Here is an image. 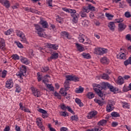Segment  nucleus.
I'll use <instances>...</instances> for the list:
<instances>
[{
  "label": "nucleus",
  "instance_id": "473e14b6",
  "mask_svg": "<svg viewBox=\"0 0 131 131\" xmlns=\"http://www.w3.org/2000/svg\"><path fill=\"white\" fill-rule=\"evenodd\" d=\"M108 89H110V91H111V92H113L114 94L116 93V91L117 92L118 91V89L114 88L112 85H110Z\"/></svg>",
  "mask_w": 131,
  "mask_h": 131
},
{
  "label": "nucleus",
  "instance_id": "f257e3e1",
  "mask_svg": "<svg viewBox=\"0 0 131 131\" xmlns=\"http://www.w3.org/2000/svg\"><path fill=\"white\" fill-rule=\"evenodd\" d=\"M111 85V84H110L108 82H103L101 83V85L96 83L93 84V86L94 88V90L95 91V93L97 94L99 97L102 98V100L104 101L105 100V99L103 98V97L104 96V93H103L102 90H103V89H106V88H109Z\"/></svg>",
  "mask_w": 131,
  "mask_h": 131
},
{
  "label": "nucleus",
  "instance_id": "09e8293b",
  "mask_svg": "<svg viewBox=\"0 0 131 131\" xmlns=\"http://www.w3.org/2000/svg\"><path fill=\"white\" fill-rule=\"evenodd\" d=\"M88 97L89 99H93V98L95 97V94H94V93L92 92H89L88 94Z\"/></svg>",
  "mask_w": 131,
  "mask_h": 131
},
{
  "label": "nucleus",
  "instance_id": "680f3d73",
  "mask_svg": "<svg viewBox=\"0 0 131 131\" xmlns=\"http://www.w3.org/2000/svg\"><path fill=\"white\" fill-rule=\"evenodd\" d=\"M60 94L62 95V96H66V95H67V93L66 92V91H63V89H61Z\"/></svg>",
  "mask_w": 131,
  "mask_h": 131
},
{
  "label": "nucleus",
  "instance_id": "5fc2aeb1",
  "mask_svg": "<svg viewBox=\"0 0 131 131\" xmlns=\"http://www.w3.org/2000/svg\"><path fill=\"white\" fill-rule=\"evenodd\" d=\"M7 72L6 70H4L2 72V76L1 77H2V78H6V77L7 76Z\"/></svg>",
  "mask_w": 131,
  "mask_h": 131
},
{
  "label": "nucleus",
  "instance_id": "f8f14e48",
  "mask_svg": "<svg viewBox=\"0 0 131 131\" xmlns=\"http://www.w3.org/2000/svg\"><path fill=\"white\" fill-rule=\"evenodd\" d=\"M14 86V82H13V79H9L6 82V88L7 89H12Z\"/></svg>",
  "mask_w": 131,
  "mask_h": 131
},
{
  "label": "nucleus",
  "instance_id": "6e6552de",
  "mask_svg": "<svg viewBox=\"0 0 131 131\" xmlns=\"http://www.w3.org/2000/svg\"><path fill=\"white\" fill-rule=\"evenodd\" d=\"M115 104V103L114 102V101L112 100H110L106 105V112L109 113V112H111V111H113V110H114Z\"/></svg>",
  "mask_w": 131,
  "mask_h": 131
},
{
  "label": "nucleus",
  "instance_id": "37998d69",
  "mask_svg": "<svg viewBox=\"0 0 131 131\" xmlns=\"http://www.w3.org/2000/svg\"><path fill=\"white\" fill-rule=\"evenodd\" d=\"M85 39L86 40V42H84V45H88V43H89V45H92V40H91V39L87 36L85 37Z\"/></svg>",
  "mask_w": 131,
  "mask_h": 131
},
{
  "label": "nucleus",
  "instance_id": "393cba45",
  "mask_svg": "<svg viewBox=\"0 0 131 131\" xmlns=\"http://www.w3.org/2000/svg\"><path fill=\"white\" fill-rule=\"evenodd\" d=\"M39 24L42 25L43 28H48V26H49L48 24V22L41 19L40 21H39Z\"/></svg>",
  "mask_w": 131,
  "mask_h": 131
},
{
  "label": "nucleus",
  "instance_id": "338daca9",
  "mask_svg": "<svg viewBox=\"0 0 131 131\" xmlns=\"http://www.w3.org/2000/svg\"><path fill=\"white\" fill-rule=\"evenodd\" d=\"M10 126H6L5 128L4 129L3 131H10Z\"/></svg>",
  "mask_w": 131,
  "mask_h": 131
},
{
  "label": "nucleus",
  "instance_id": "8fccbe9b",
  "mask_svg": "<svg viewBox=\"0 0 131 131\" xmlns=\"http://www.w3.org/2000/svg\"><path fill=\"white\" fill-rule=\"evenodd\" d=\"M15 43H16V46H17L18 48H19V49H23V48H24L22 43L20 42L15 41Z\"/></svg>",
  "mask_w": 131,
  "mask_h": 131
},
{
  "label": "nucleus",
  "instance_id": "bf43d9fd",
  "mask_svg": "<svg viewBox=\"0 0 131 131\" xmlns=\"http://www.w3.org/2000/svg\"><path fill=\"white\" fill-rule=\"evenodd\" d=\"M47 4L49 7H53V0H47Z\"/></svg>",
  "mask_w": 131,
  "mask_h": 131
},
{
  "label": "nucleus",
  "instance_id": "4d7b16f0",
  "mask_svg": "<svg viewBox=\"0 0 131 131\" xmlns=\"http://www.w3.org/2000/svg\"><path fill=\"white\" fill-rule=\"evenodd\" d=\"M93 129L94 130V131H103V129L98 126H95L94 128H93Z\"/></svg>",
  "mask_w": 131,
  "mask_h": 131
},
{
  "label": "nucleus",
  "instance_id": "774afa93",
  "mask_svg": "<svg viewBox=\"0 0 131 131\" xmlns=\"http://www.w3.org/2000/svg\"><path fill=\"white\" fill-rule=\"evenodd\" d=\"M60 131H68V128L66 127H62L60 128Z\"/></svg>",
  "mask_w": 131,
  "mask_h": 131
},
{
  "label": "nucleus",
  "instance_id": "864d4df0",
  "mask_svg": "<svg viewBox=\"0 0 131 131\" xmlns=\"http://www.w3.org/2000/svg\"><path fill=\"white\" fill-rule=\"evenodd\" d=\"M115 23H121V22H123V21H124V19H123V18H117V19H115Z\"/></svg>",
  "mask_w": 131,
  "mask_h": 131
},
{
  "label": "nucleus",
  "instance_id": "aec40b11",
  "mask_svg": "<svg viewBox=\"0 0 131 131\" xmlns=\"http://www.w3.org/2000/svg\"><path fill=\"white\" fill-rule=\"evenodd\" d=\"M117 83L119 85L123 84V83H124V78H123V77H122V76H119L117 81Z\"/></svg>",
  "mask_w": 131,
  "mask_h": 131
},
{
  "label": "nucleus",
  "instance_id": "72a5a7b5",
  "mask_svg": "<svg viewBox=\"0 0 131 131\" xmlns=\"http://www.w3.org/2000/svg\"><path fill=\"white\" fill-rule=\"evenodd\" d=\"M75 101L76 103L78 104V105H79L80 107H82L83 106V103L81 102V100L79 98H76L75 99Z\"/></svg>",
  "mask_w": 131,
  "mask_h": 131
},
{
  "label": "nucleus",
  "instance_id": "423d86ee",
  "mask_svg": "<svg viewBox=\"0 0 131 131\" xmlns=\"http://www.w3.org/2000/svg\"><path fill=\"white\" fill-rule=\"evenodd\" d=\"M31 90L32 91V94L35 97V98H39V97L41 96L40 91L37 89V88L34 86H32L31 87Z\"/></svg>",
  "mask_w": 131,
  "mask_h": 131
},
{
  "label": "nucleus",
  "instance_id": "052dcab7",
  "mask_svg": "<svg viewBox=\"0 0 131 131\" xmlns=\"http://www.w3.org/2000/svg\"><path fill=\"white\" fill-rule=\"evenodd\" d=\"M56 21L58 22V23H62V18L60 17L59 16H57Z\"/></svg>",
  "mask_w": 131,
  "mask_h": 131
},
{
  "label": "nucleus",
  "instance_id": "6ab92c4d",
  "mask_svg": "<svg viewBox=\"0 0 131 131\" xmlns=\"http://www.w3.org/2000/svg\"><path fill=\"white\" fill-rule=\"evenodd\" d=\"M97 113L98 112H97V111L90 112L88 115V118H89V119H91L93 117H95V116L97 115Z\"/></svg>",
  "mask_w": 131,
  "mask_h": 131
},
{
  "label": "nucleus",
  "instance_id": "bb28decb",
  "mask_svg": "<svg viewBox=\"0 0 131 131\" xmlns=\"http://www.w3.org/2000/svg\"><path fill=\"white\" fill-rule=\"evenodd\" d=\"M105 15V17L107 18V20H111L114 18V15L111 14L110 13L106 12Z\"/></svg>",
  "mask_w": 131,
  "mask_h": 131
},
{
  "label": "nucleus",
  "instance_id": "f3484780",
  "mask_svg": "<svg viewBox=\"0 0 131 131\" xmlns=\"http://www.w3.org/2000/svg\"><path fill=\"white\" fill-rule=\"evenodd\" d=\"M59 57V54L57 52H53L51 57L48 58V61H52V60H56L58 59Z\"/></svg>",
  "mask_w": 131,
  "mask_h": 131
},
{
  "label": "nucleus",
  "instance_id": "f704fd0d",
  "mask_svg": "<svg viewBox=\"0 0 131 131\" xmlns=\"http://www.w3.org/2000/svg\"><path fill=\"white\" fill-rule=\"evenodd\" d=\"M124 64L125 66H127L128 65H131V55L130 57L124 62Z\"/></svg>",
  "mask_w": 131,
  "mask_h": 131
},
{
  "label": "nucleus",
  "instance_id": "c756f323",
  "mask_svg": "<svg viewBox=\"0 0 131 131\" xmlns=\"http://www.w3.org/2000/svg\"><path fill=\"white\" fill-rule=\"evenodd\" d=\"M13 32H14V30H13V29H9L7 31H4V33L5 35H11Z\"/></svg>",
  "mask_w": 131,
  "mask_h": 131
},
{
  "label": "nucleus",
  "instance_id": "dca6fc26",
  "mask_svg": "<svg viewBox=\"0 0 131 131\" xmlns=\"http://www.w3.org/2000/svg\"><path fill=\"white\" fill-rule=\"evenodd\" d=\"M107 26L110 30L112 31H114L115 30V27L116 26H115V23L113 21H110L108 23Z\"/></svg>",
  "mask_w": 131,
  "mask_h": 131
},
{
  "label": "nucleus",
  "instance_id": "4be33fe9",
  "mask_svg": "<svg viewBox=\"0 0 131 131\" xmlns=\"http://www.w3.org/2000/svg\"><path fill=\"white\" fill-rule=\"evenodd\" d=\"M75 45L77 49L79 52H83V51H84V47H83L82 45L79 44L78 43H76Z\"/></svg>",
  "mask_w": 131,
  "mask_h": 131
},
{
  "label": "nucleus",
  "instance_id": "e2e57ef3",
  "mask_svg": "<svg viewBox=\"0 0 131 131\" xmlns=\"http://www.w3.org/2000/svg\"><path fill=\"white\" fill-rule=\"evenodd\" d=\"M125 16L126 18H130V17H131L130 13H129V12H125Z\"/></svg>",
  "mask_w": 131,
  "mask_h": 131
},
{
  "label": "nucleus",
  "instance_id": "e433bc0d",
  "mask_svg": "<svg viewBox=\"0 0 131 131\" xmlns=\"http://www.w3.org/2000/svg\"><path fill=\"white\" fill-rule=\"evenodd\" d=\"M106 123H107V121H106V120L103 119V120H101L99 122H98V125L103 126V125H105Z\"/></svg>",
  "mask_w": 131,
  "mask_h": 131
},
{
  "label": "nucleus",
  "instance_id": "5701e85b",
  "mask_svg": "<svg viewBox=\"0 0 131 131\" xmlns=\"http://www.w3.org/2000/svg\"><path fill=\"white\" fill-rule=\"evenodd\" d=\"M118 27H119V30L120 31H122L123 30H124L125 28H126V25H125L124 23H121L119 24Z\"/></svg>",
  "mask_w": 131,
  "mask_h": 131
},
{
  "label": "nucleus",
  "instance_id": "3c124183",
  "mask_svg": "<svg viewBox=\"0 0 131 131\" xmlns=\"http://www.w3.org/2000/svg\"><path fill=\"white\" fill-rule=\"evenodd\" d=\"M49 69L48 67H42L41 68V72H47V71H48Z\"/></svg>",
  "mask_w": 131,
  "mask_h": 131
},
{
  "label": "nucleus",
  "instance_id": "69168bd1",
  "mask_svg": "<svg viewBox=\"0 0 131 131\" xmlns=\"http://www.w3.org/2000/svg\"><path fill=\"white\" fill-rule=\"evenodd\" d=\"M82 25L84 26H88L89 25V20H85L83 21Z\"/></svg>",
  "mask_w": 131,
  "mask_h": 131
},
{
  "label": "nucleus",
  "instance_id": "a19ab883",
  "mask_svg": "<svg viewBox=\"0 0 131 131\" xmlns=\"http://www.w3.org/2000/svg\"><path fill=\"white\" fill-rule=\"evenodd\" d=\"M101 78L102 79H105V80H108L110 78V77L108 75L106 74H103L101 75Z\"/></svg>",
  "mask_w": 131,
  "mask_h": 131
},
{
  "label": "nucleus",
  "instance_id": "4468645a",
  "mask_svg": "<svg viewBox=\"0 0 131 131\" xmlns=\"http://www.w3.org/2000/svg\"><path fill=\"white\" fill-rule=\"evenodd\" d=\"M0 3L5 7V8H7V9H9V8L10 7V2L8 0H0Z\"/></svg>",
  "mask_w": 131,
  "mask_h": 131
},
{
  "label": "nucleus",
  "instance_id": "79ce46f5",
  "mask_svg": "<svg viewBox=\"0 0 131 131\" xmlns=\"http://www.w3.org/2000/svg\"><path fill=\"white\" fill-rule=\"evenodd\" d=\"M111 116L112 117H119L120 116V115H119V113L116 112H113L111 113Z\"/></svg>",
  "mask_w": 131,
  "mask_h": 131
},
{
  "label": "nucleus",
  "instance_id": "c9c22d12",
  "mask_svg": "<svg viewBox=\"0 0 131 131\" xmlns=\"http://www.w3.org/2000/svg\"><path fill=\"white\" fill-rule=\"evenodd\" d=\"M11 58L12 60H14V61H17V60H20V56L18 55V54H13L11 56Z\"/></svg>",
  "mask_w": 131,
  "mask_h": 131
},
{
  "label": "nucleus",
  "instance_id": "c03bdc74",
  "mask_svg": "<svg viewBox=\"0 0 131 131\" xmlns=\"http://www.w3.org/2000/svg\"><path fill=\"white\" fill-rule=\"evenodd\" d=\"M94 102H95V103H97V104H98V105H99V106H102L103 103H104L103 101H102L99 99H95Z\"/></svg>",
  "mask_w": 131,
  "mask_h": 131
},
{
  "label": "nucleus",
  "instance_id": "0eeeda50",
  "mask_svg": "<svg viewBox=\"0 0 131 131\" xmlns=\"http://www.w3.org/2000/svg\"><path fill=\"white\" fill-rule=\"evenodd\" d=\"M94 53V54H96V55H103V54H106V53H107V49L105 48L97 47L95 48Z\"/></svg>",
  "mask_w": 131,
  "mask_h": 131
},
{
  "label": "nucleus",
  "instance_id": "a211bd4d",
  "mask_svg": "<svg viewBox=\"0 0 131 131\" xmlns=\"http://www.w3.org/2000/svg\"><path fill=\"white\" fill-rule=\"evenodd\" d=\"M85 37H86V36L80 33L78 35V40L79 41V42H82L83 43V42H84V39H85Z\"/></svg>",
  "mask_w": 131,
  "mask_h": 131
},
{
  "label": "nucleus",
  "instance_id": "6e6d98bb",
  "mask_svg": "<svg viewBox=\"0 0 131 131\" xmlns=\"http://www.w3.org/2000/svg\"><path fill=\"white\" fill-rule=\"evenodd\" d=\"M61 35L62 36H64L65 37H67V38H69V34L67 32H62Z\"/></svg>",
  "mask_w": 131,
  "mask_h": 131
},
{
  "label": "nucleus",
  "instance_id": "2eb2a0df",
  "mask_svg": "<svg viewBox=\"0 0 131 131\" xmlns=\"http://www.w3.org/2000/svg\"><path fill=\"white\" fill-rule=\"evenodd\" d=\"M37 111H38V112H40V113H42V118H47L48 117V112H47V111L43 109L39 108L38 109Z\"/></svg>",
  "mask_w": 131,
  "mask_h": 131
},
{
  "label": "nucleus",
  "instance_id": "39448f33",
  "mask_svg": "<svg viewBox=\"0 0 131 131\" xmlns=\"http://www.w3.org/2000/svg\"><path fill=\"white\" fill-rule=\"evenodd\" d=\"M26 73V67L25 66H23L20 68V71L16 73V75L18 78L20 79H23V76H24V74Z\"/></svg>",
  "mask_w": 131,
  "mask_h": 131
},
{
  "label": "nucleus",
  "instance_id": "a18cd8bd",
  "mask_svg": "<svg viewBox=\"0 0 131 131\" xmlns=\"http://www.w3.org/2000/svg\"><path fill=\"white\" fill-rule=\"evenodd\" d=\"M16 93H20L21 92V88L18 84H15Z\"/></svg>",
  "mask_w": 131,
  "mask_h": 131
},
{
  "label": "nucleus",
  "instance_id": "7ed1b4c3",
  "mask_svg": "<svg viewBox=\"0 0 131 131\" xmlns=\"http://www.w3.org/2000/svg\"><path fill=\"white\" fill-rule=\"evenodd\" d=\"M126 50L124 48H121L120 52L117 55V59H120V60H125L126 59Z\"/></svg>",
  "mask_w": 131,
  "mask_h": 131
},
{
  "label": "nucleus",
  "instance_id": "412c9836",
  "mask_svg": "<svg viewBox=\"0 0 131 131\" xmlns=\"http://www.w3.org/2000/svg\"><path fill=\"white\" fill-rule=\"evenodd\" d=\"M25 10L27 12H31V13H35V14H39L38 13V11L34 9H32L31 8L26 7L25 8Z\"/></svg>",
  "mask_w": 131,
  "mask_h": 131
},
{
  "label": "nucleus",
  "instance_id": "9d476101",
  "mask_svg": "<svg viewBox=\"0 0 131 131\" xmlns=\"http://www.w3.org/2000/svg\"><path fill=\"white\" fill-rule=\"evenodd\" d=\"M66 77L67 78L66 80H68V81H69V80L70 81H79V78L75 75H67Z\"/></svg>",
  "mask_w": 131,
  "mask_h": 131
},
{
  "label": "nucleus",
  "instance_id": "7c9ffc66",
  "mask_svg": "<svg viewBox=\"0 0 131 131\" xmlns=\"http://www.w3.org/2000/svg\"><path fill=\"white\" fill-rule=\"evenodd\" d=\"M81 56H82L83 58H84V59H91V58H92L91 55L88 53H83L81 54Z\"/></svg>",
  "mask_w": 131,
  "mask_h": 131
},
{
  "label": "nucleus",
  "instance_id": "9b49d317",
  "mask_svg": "<svg viewBox=\"0 0 131 131\" xmlns=\"http://www.w3.org/2000/svg\"><path fill=\"white\" fill-rule=\"evenodd\" d=\"M45 47L44 48L40 47L38 50L42 52V53H45L46 52V47L48 48V49H52L53 48V44L47 42L45 43Z\"/></svg>",
  "mask_w": 131,
  "mask_h": 131
},
{
  "label": "nucleus",
  "instance_id": "4c0bfd02",
  "mask_svg": "<svg viewBox=\"0 0 131 131\" xmlns=\"http://www.w3.org/2000/svg\"><path fill=\"white\" fill-rule=\"evenodd\" d=\"M64 86L66 90H67V91L69 90V89L70 88V87L69 86V81H68V80H66V81L64 83Z\"/></svg>",
  "mask_w": 131,
  "mask_h": 131
},
{
  "label": "nucleus",
  "instance_id": "c85d7f7f",
  "mask_svg": "<svg viewBox=\"0 0 131 131\" xmlns=\"http://www.w3.org/2000/svg\"><path fill=\"white\" fill-rule=\"evenodd\" d=\"M34 26L37 32H38V31H43V29H42V28H41L40 25L38 24H35Z\"/></svg>",
  "mask_w": 131,
  "mask_h": 131
},
{
  "label": "nucleus",
  "instance_id": "b1692460",
  "mask_svg": "<svg viewBox=\"0 0 131 131\" xmlns=\"http://www.w3.org/2000/svg\"><path fill=\"white\" fill-rule=\"evenodd\" d=\"M100 62L102 64H109V59L106 57H104L101 58Z\"/></svg>",
  "mask_w": 131,
  "mask_h": 131
},
{
  "label": "nucleus",
  "instance_id": "1a4fd4ad",
  "mask_svg": "<svg viewBox=\"0 0 131 131\" xmlns=\"http://www.w3.org/2000/svg\"><path fill=\"white\" fill-rule=\"evenodd\" d=\"M36 122L37 125L41 130L45 131L46 130V128H45V126L42 124V119L41 118H37L36 120Z\"/></svg>",
  "mask_w": 131,
  "mask_h": 131
},
{
  "label": "nucleus",
  "instance_id": "ea45409f",
  "mask_svg": "<svg viewBox=\"0 0 131 131\" xmlns=\"http://www.w3.org/2000/svg\"><path fill=\"white\" fill-rule=\"evenodd\" d=\"M75 92H76V93H77V94H80L81 93H83V88L80 86L79 87V88L76 89Z\"/></svg>",
  "mask_w": 131,
  "mask_h": 131
},
{
  "label": "nucleus",
  "instance_id": "ddd939ff",
  "mask_svg": "<svg viewBox=\"0 0 131 131\" xmlns=\"http://www.w3.org/2000/svg\"><path fill=\"white\" fill-rule=\"evenodd\" d=\"M19 105V109L20 110H21V111H24V112H27L28 113H31V111H30V110H29V108L23 105V103L20 102Z\"/></svg>",
  "mask_w": 131,
  "mask_h": 131
},
{
  "label": "nucleus",
  "instance_id": "2f4dec72",
  "mask_svg": "<svg viewBox=\"0 0 131 131\" xmlns=\"http://www.w3.org/2000/svg\"><path fill=\"white\" fill-rule=\"evenodd\" d=\"M37 34L40 37H47V34H46L43 31H39L37 32Z\"/></svg>",
  "mask_w": 131,
  "mask_h": 131
},
{
  "label": "nucleus",
  "instance_id": "49530a36",
  "mask_svg": "<svg viewBox=\"0 0 131 131\" xmlns=\"http://www.w3.org/2000/svg\"><path fill=\"white\" fill-rule=\"evenodd\" d=\"M71 120H74L75 121H78V116H77V115L72 116L71 117Z\"/></svg>",
  "mask_w": 131,
  "mask_h": 131
},
{
  "label": "nucleus",
  "instance_id": "f03ea898",
  "mask_svg": "<svg viewBox=\"0 0 131 131\" xmlns=\"http://www.w3.org/2000/svg\"><path fill=\"white\" fill-rule=\"evenodd\" d=\"M62 10L67 13H70L73 22L74 23H77L78 21V18H79V14L76 13V10L66 8H62Z\"/></svg>",
  "mask_w": 131,
  "mask_h": 131
},
{
  "label": "nucleus",
  "instance_id": "13d9d810",
  "mask_svg": "<svg viewBox=\"0 0 131 131\" xmlns=\"http://www.w3.org/2000/svg\"><path fill=\"white\" fill-rule=\"evenodd\" d=\"M38 81H41L42 78V76L39 73H37Z\"/></svg>",
  "mask_w": 131,
  "mask_h": 131
},
{
  "label": "nucleus",
  "instance_id": "de8ad7c7",
  "mask_svg": "<svg viewBox=\"0 0 131 131\" xmlns=\"http://www.w3.org/2000/svg\"><path fill=\"white\" fill-rule=\"evenodd\" d=\"M46 86L48 88V89H49L50 91H52L53 92L54 91V86H53L52 84H46Z\"/></svg>",
  "mask_w": 131,
  "mask_h": 131
},
{
  "label": "nucleus",
  "instance_id": "20e7f679",
  "mask_svg": "<svg viewBox=\"0 0 131 131\" xmlns=\"http://www.w3.org/2000/svg\"><path fill=\"white\" fill-rule=\"evenodd\" d=\"M16 34L17 36H18L20 38L21 41L24 42V43H28V42H27V40H26V38L25 37V35L24 34V32L19 30H17L16 31Z\"/></svg>",
  "mask_w": 131,
  "mask_h": 131
},
{
  "label": "nucleus",
  "instance_id": "58836bf2",
  "mask_svg": "<svg viewBox=\"0 0 131 131\" xmlns=\"http://www.w3.org/2000/svg\"><path fill=\"white\" fill-rule=\"evenodd\" d=\"M122 105L123 108L129 109V104L127 102H122Z\"/></svg>",
  "mask_w": 131,
  "mask_h": 131
},
{
  "label": "nucleus",
  "instance_id": "603ef678",
  "mask_svg": "<svg viewBox=\"0 0 131 131\" xmlns=\"http://www.w3.org/2000/svg\"><path fill=\"white\" fill-rule=\"evenodd\" d=\"M80 15L82 18H86V13L83 11L80 12Z\"/></svg>",
  "mask_w": 131,
  "mask_h": 131
},
{
  "label": "nucleus",
  "instance_id": "a878e982",
  "mask_svg": "<svg viewBox=\"0 0 131 131\" xmlns=\"http://www.w3.org/2000/svg\"><path fill=\"white\" fill-rule=\"evenodd\" d=\"M6 47V42H5V40L3 38H0V49L4 50Z\"/></svg>",
  "mask_w": 131,
  "mask_h": 131
},
{
  "label": "nucleus",
  "instance_id": "0e129e2a",
  "mask_svg": "<svg viewBox=\"0 0 131 131\" xmlns=\"http://www.w3.org/2000/svg\"><path fill=\"white\" fill-rule=\"evenodd\" d=\"M59 46L56 44H52V48L53 50H58Z\"/></svg>",
  "mask_w": 131,
  "mask_h": 131
},
{
  "label": "nucleus",
  "instance_id": "cd10ccee",
  "mask_svg": "<svg viewBox=\"0 0 131 131\" xmlns=\"http://www.w3.org/2000/svg\"><path fill=\"white\" fill-rule=\"evenodd\" d=\"M21 62H23V64H25L26 65H28L30 63V61L28 60V59L26 57H23L20 59Z\"/></svg>",
  "mask_w": 131,
  "mask_h": 131
}]
</instances>
